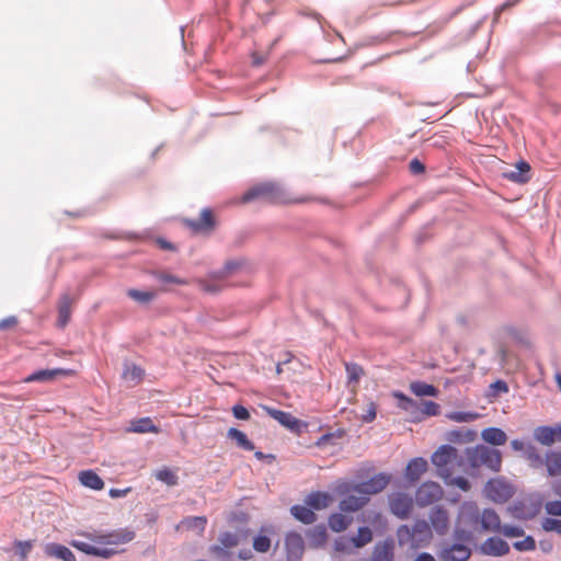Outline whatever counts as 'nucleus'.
Here are the masks:
<instances>
[{
    "mask_svg": "<svg viewBox=\"0 0 561 561\" xmlns=\"http://www.w3.org/2000/svg\"><path fill=\"white\" fill-rule=\"evenodd\" d=\"M18 318L15 316H10L0 321V331L13 329L18 325Z\"/></svg>",
    "mask_w": 561,
    "mask_h": 561,
    "instance_id": "052dcab7",
    "label": "nucleus"
},
{
    "mask_svg": "<svg viewBox=\"0 0 561 561\" xmlns=\"http://www.w3.org/2000/svg\"><path fill=\"white\" fill-rule=\"evenodd\" d=\"M427 461L424 458H414L409 461L405 469V477L411 482H416L420 480L421 476L427 470Z\"/></svg>",
    "mask_w": 561,
    "mask_h": 561,
    "instance_id": "a211bd4d",
    "label": "nucleus"
},
{
    "mask_svg": "<svg viewBox=\"0 0 561 561\" xmlns=\"http://www.w3.org/2000/svg\"><path fill=\"white\" fill-rule=\"evenodd\" d=\"M491 388H493L497 392H503V393L508 391V386L503 380H496L495 382H493L491 385Z\"/></svg>",
    "mask_w": 561,
    "mask_h": 561,
    "instance_id": "774afa93",
    "label": "nucleus"
},
{
    "mask_svg": "<svg viewBox=\"0 0 561 561\" xmlns=\"http://www.w3.org/2000/svg\"><path fill=\"white\" fill-rule=\"evenodd\" d=\"M239 263L238 262H234V261H229L225 264V268L218 273L217 277L218 278H225L226 276H228L230 273H232L236 268L239 267Z\"/></svg>",
    "mask_w": 561,
    "mask_h": 561,
    "instance_id": "680f3d73",
    "label": "nucleus"
},
{
    "mask_svg": "<svg viewBox=\"0 0 561 561\" xmlns=\"http://www.w3.org/2000/svg\"><path fill=\"white\" fill-rule=\"evenodd\" d=\"M393 560V542L383 541L375 547L371 561H392Z\"/></svg>",
    "mask_w": 561,
    "mask_h": 561,
    "instance_id": "cd10ccee",
    "label": "nucleus"
},
{
    "mask_svg": "<svg viewBox=\"0 0 561 561\" xmlns=\"http://www.w3.org/2000/svg\"><path fill=\"white\" fill-rule=\"evenodd\" d=\"M368 496L360 493V495H348L340 502V508L343 512H356L360 510L367 502Z\"/></svg>",
    "mask_w": 561,
    "mask_h": 561,
    "instance_id": "b1692460",
    "label": "nucleus"
},
{
    "mask_svg": "<svg viewBox=\"0 0 561 561\" xmlns=\"http://www.w3.org/2000/svg\"><path fill=\"white\" fill-rule=\"evenodd\" d=\"M556 430L551 426H538L534 431V437L537 442L545 446H551L557 442Z\"/></svg>",
    "mask_w": 561,
    "mask_h": 561,
    "instance_id": "bb28decb",
    "label": "nucleus"
},
{
    "mask_svg": "<svg viewBox=\"0 0 561 561\" xmlns=\"http://www.w3.org/2000/svg\"><path fill=\"white\" fill-rule=\"evenodd\" d=\"M411 391L417 397H435L438 390L433 386L422 381L411 383Z\"/></svg>",
    "mask_w": 561,
    "mask_h": 561,
    "instance_id": "c9c22d12",
    "label": "nucleus"
},
{
    "mask_svg": "<svg viewBox=\"0 0 561 561\" xmlns=\"http://www.w3.org/2000/svg\"><path fill=\"white\" fill-rule=\"evenodd\" d=\"M482 439L493 446H502L507 442V435L499 427H488L481 432Z\"/></svg>",
    "mask_w": 561,
    "mask_h": 561,
    "instance_id": "4be33fe9",
    "label": "nucleus"
},
{
    "mask_svg": "<svg viewBox=\"0 0 561 561\" xmlns=\"http://www.w3.org/2000/svg\"><path fill=\"white\" fill-rule=\"evenodd\" d=\"M183 224L194 233H208L215 228V218L209 208H204L199 219H183Z\"/></svg>",
    "mask_w": 561,
    "mask_h": 561,
    "instance_id": "6e6552de",
    "label": "nucleus"
},
{
    "mask_svg": "<svg viewBox=\"0 0 561 561\" xmlns=\"http://www.w3.org/2000/svg\"><path fill=\"white\" fill-rule=\"evenodd\" d=\"M440 411L439 404H437L434 401H422L421 402V409H420V415H416L412 419V422H421L426 416H435L438 415Z\"/></svg>",
    "mask_w": 561,
    "mask_h": 561,
    "instance_id": "2f4dec72",
    "label": "nucleus"
},
{
    "mask_svg": "<svg viewBox=\"0 0 561 561\" xmlns=\"http://www.w3.org/2000/svg\"><path fill=\"white\" fill-rule=\"evenodd\" d=\"M89 537L96 543L118 546L131 541L135 538V534L128 529H116L106 534H99Z\"/></svg>",
    "mask_w": 561,
    "mask_h": 561,
    "instance_id": "0eeeda50",
    "label": "nucleus"
},
{
    "mask_svg": "<svg viewBox=\"0 0 561 561\" xmlns=\"http://www.w3.org/2000/svg\"><path fill=\"white\" fill-rule=\"evenodd\" d=\"M444 481L446 484L451 485V486H457L460 490L466 491V492L469 491L471 488L470 482L463 477H454V474H453L448 480H444Z\"/></svg>",
    "mask_w": 561,
    "mask_h": 561,
    "instance_id": "603ef678",
    "label": "nucleus"
},
{
    "mask_svg": "<svg viewBox=\"0 0 561 561\" xmlns=\"http://www.w3.org/2000/svg\"><path fill=\"white\" fill-rule=\"evenodd\" d=\"M196 283L203 291L208 294H216L220 291L222 288V286H220L219 284H213L205 279H197Z\"/></svg>",
    "mask_w": 561,
    "mask_h": 561,
    "instance_id": "6e6d98bb",
    "label": "nucleus"
},
{
    "mask_svg": "<svg viewBox=\"0 0 561 561\" xmlns=\"http://www.w3.org/2000/svg\"><path fill=\"white\" fill-rule=\"evenodd\" d=\"M267 414L276 420L283 426L289 430H296L299 426V420L293 416L289 412L276 410L273 408H264Z\"/></svg>",
    "mask_w": 561,
    "mask_h": 561,
    "instance_id": "f3484780",
    "label": "nucleus"
},
{
    "mask_svg": "<svg viewBox=\"0 0 561 561\" xmlns=\"http://www.w3.org/2000/svg\"><path fill=\"white\" fill-rule=\"evenodd\" d=\"M393 396L400 400L399 407L411 414V420L414 416L420 415L421 403L407 397L402 392H394Z\"/></svg>",
    "mask_w": 561,
    "mask_h": 561,
    "instance_id": "c756f323",
    "label": "nucleus"
},
{
    "mask_svg": "<svg viewBox=\"0 0 561 561\" xmlns=\"http://www.w3.org/2000/svg\"><path fill=\"white\" fill-rule=\"evenodd\" d=\"M525 458L529 462V466L538 469L545 465V457H542L535 446L528 445L525 450Z\"/></svg>",
    "mask_w": 561,
    "mask_h": 561,
    "instance_id": "58836bf2",
    "label": "nucleus"
},
{
    "mask_svg": "<svg viewBox=\"0 0 561 561\" xmlns=\"http://www.w3.org/2000/svg\"><path fill=\"white\" fill-rule=\"evenodd\" d=\"M253 548L257 552L265 553L271 548V539L267 536H256L253 540Z\"/></svg>",
    "mask_w": 561,
    "mask_h": 561,
    "instance_id": "8fccbe9b",
    "label": "nucleus"
},
{
    "mask_svg": "<svg viewBox=\"0 0 561 561\" xmlns=\"http://www.w3.org/2000/svg\"><path fill=\"white\" fill-rule=\"evenodd\" d=\"M485 495L494 502L504 503L513 495L512 486L503 480H490L484 486Z\"/></svg>",
    "mask_w": 561,
    "mask_h": 561,
    "instance_id": "423d86ee",
    "label": "nucleus"
},
{
    "mask_svg": "<svg viewBox=\"0 0 561 561\" xmlns=\"http://www.w3.org/2000/svg\"><path fill=\"white\" fill-rule=\"evenodd\" d=\"M471 550L462 543H454L442 549L439 558L443 561H467Z\"/></svg>",
    "mask_w": 561,
    "mask_h": 561,
    "instance_id": "ddd939ff",
    "label": "nucleus"
},
{
    "mask_svg": "<svg viewBox=\"0 0 561 561\" xmlns=\"http://www.w3.org/2000/svg\"><path fill=\"white\" fill-rule=\"evenodd\" d=\"M333 502V497L327 492H311L305 503L313 510L327 508Z\"/></svg>",
    "mask_w": 561,
    "mask_h": 561,
    "instance_id": "412c9836",
    "label": "nucleus"
},
{
    "mask_svg": "<svg viewBox=\"0 0 561 561\" xmlns=\"http://www.w3.org/2000/svg\"><path fill=\"white\" fill-rule=\"evenodd\" d=\"M232 414L238 420L247 421L250 419V413H249L248 409L244 408L243 405H239V404L234 405L232 408Z\"/></svg>",
    "mask_w": 561,
    "mask_h": 561,
    "instance_id": "bf43d9fd",
    "label": "nucleus"
},
{
    "mask_svg": "<svg viewBox=\"0 0 561 561\" xmlns=\"http://www.w3.org/2000/svg\"><path fill=\"white\" fill-rule=\"evenodd\" d=\"M79 481L82 485L100 491L104 488L103 480L93 470H83L79 473Z\"/></svg>",
    "mask_w": 561,
    "mask_h": 561,
    "instance_id": "393cba45",
    "label": "nucleus"
},
{
    "mask_svg": "<svg viewBox=\"0 0 561 561\" xmlns=\"http://www.w3.org/2000/svg\"><path fill=\"white\" fill-rule=\"evenodd\" d=\"M481 550L485 554L501 557L510 552V546L502 538L492 537L482 543Z\"/></svg>",
    "mask_w": 561,
    "mask_h": 561,
    "instance_id": "4468645a",
    "label": "nucleus"
},
{
    "mask_svg": "<svg viewBox=\"0 0 561 561\" xmlns=\"http://www.w3.org/2000/svg\"><path fill=\"white\" fill-rule=\"evenodd\" d=\"M443 495L444 491L437 482L426 481L416 490L415 501L420 506H427L439 501Z\"/></svg>",
    "mask_w": 561,
    "mask_h": 561,
    "instance_id": "39448f33",
    "label": "nucleus"
},
{
    "mask_svg": "<svg viewBox=\"0 0 561 561\" xmlns=\"http://www.w3.org/2000/svg\"><path fill=\"white\" fill-rule=\"evenodd\" d=\"M117 552L118 551L116 549H113V548L96 547L94 556L95 557H101V558H104V559H108V558L113 557L114 554H116Z\"/></svg>",
    "mask_w": 561,
    "mask_h": 561,
    "instance_id": "e2e57ef3",
    "label": "nucleus"
},
{
    "mask_svg": "<svg viewBox=\"0 0 561 561\" xmlns=\"http://www.w3.org/2000/svg\"><path fill=\"white\" fill-rule=\"evenodd\" d=\"M128 431L133 433H159V428L153 424L150 417L130 421Z\"/></svg>",
    "mask_w": 561,
    "mask_h": 561,
    "instance_id": "a878e982",
    "label": "nucleus"
},
{
    "mask_svg": "<svg viewBox=\"0 0 561 561\" xmlns=\"http://www.w3.org/2000/svg\"><path fill=\"white\" fill-rule=\"evenodd\" d=\"M373 540V531L368 527H359L357 535L352 537L355 548H363Z\"/></svg>",
    "mask_w": 561,
    "mask_h": 561,
    "instance_id": "ea45409f",
    "label": "nucleus"
},
{
    "mask_svg": "<svg viewBox=\"0 0 561 561\" xmlns=\"http://www.w3.org/2000/svg\"><path fill=\"white\" fill-rule=\"evenodd\" d=\"M228 437L236 440L237 445L244 450H253L254 449L253 443L248 439L247 435L243 432H241L237 428H233V427L230 428L228 431Z\"/></svg>",
    "mask_w": 561,
    "mask_h": 561,
    "instance_id": "f704fd0d",
    "label": "nucleus"
},
{
    "mask_svg": "<svg viewBox=\"0 0 561 561\" xmlns=\"http://www.w3.org/2000/svg\"><path fill=\"white\" fill-rule=\"evenodd\" d=\"M285 547L289 558H300L304 552V539L297 533H290L285 538Z\"/></svg>",
    "mask_w": 561,
    "mask_h": 561,
    "instance_id": "6ab92c4d",
    "label": "nucleus"
},
{
    "mask_svg": "<svg viewBox=\"0 0 561 561\" xmlns=\"http://www.w3.org/2000/svg\"><path fill=\"white\" fill-rule=\"evenodd\" d=\"M72 374L71 369L65 368H54V369H43L35 371L24 378V382H47L56 379L57 377H67Z\"/></svg>",
    "mask_w": 561,
    "mask_h": 561,
    "instance_id": "f8f14e48",
    "label": "nucleus"
},
{
    "mask_svg": "<svg viewBox=\"0 0 561 561\" xmlns=\"http://www.w3.org/2000/svg\"><path fill=\"white\" fill-rule=\"evenodd\" d=\"M545 466L550 477H561V450H550L545 456Z\"/></svg>",
    "mask_w": 561,
    "mask_h": 561,
    "instance_id": "5701e85b",
    "label": "nucleus"
},
{
    "mask_svg": "<svg viewBox=\"0 0 561 561\" xmlns=\"http://www.w3.org/2000/svg\"><path fill=\"white\" fill-rule=\"evenodd\" d=\"M156 478L168 485L178 484V476L170 469H162L156 473Z\"/></svg>",
    "mask_w": 561,
    "mask_h": 561,
    "instance_id": "de8ad7c7",
    "label": "nucleus"
},
{
    "mask_svg": "<svg viewBox=\"0 0 561 561\" xmlns=\"http://www.w3.org/2000/svg\"><path fill=\"white\" fill-rule=\"evenodd\" d=\"M430 526L437 535L444 536L448 533L450 527L449 514L443 506H435L432 508L430 513Z\"/></svg>",
    "mask_w": 561,
    "mask_h": 561,
    "instance_id": "9d476101",
    "label": "nucleus"
},
{
    "mask_svg": "<svg viewBox=\"0 0 561 561\" xmlns=\"http://www.w3.org/2000/svg\"><path fill=\"white\" fill-rule=\"evenodd\" d=\"M530 165L528 162L522 160L515 165V170L504 172V178L518 184L527 183L530 180Z\"/></svg>",
    "mask_w": 561,
    "mask_h": 561,
    "instance_id": "2eb2a0df",
    "label": "nucleus"
},
{
    "mask_svg": "<svg viewBox=\"0 0 561 561\" xmlns=\"http://www.w3.org/2000/svg\"><path fill=\"white\" fill-rule=\"evenodd\" d=\"M409 168L413 174H421L425 171L424 164L417 159H413L410 162Z\"/></svg>",
    "mask_w": 561,
    "mask_h": 561,
    "instance_id": "0e129e2a",
    "label": "nucleus"
},
{
    "mask_svg": "<svg viewBox=\"0 0 561 561\" xmlns=\"http://www.w3.org/2000/svg\"><path fill=\"white\" fill-rule=\"evenodd\" d=\"M481 525L483 529L491 531H500L501 520L493 510H484L481 515Z\"/></svg>",
    "mask_w": 561,
    "mask_h": 561,
    "instance_id": "c85d7f7f",
    "label": "nucleus"
},
{
    "mask_svg": "<svg viewBox=\"0 0 561 561\" xmlns=\"http://www.w3.org/2000/svg\"><path fill=\"white\" fill-rule=\"evenodd\" d=\"M519 2H520V0H507V1H505L503 4H501V5L496 9V11H495V19H497V18H499V15H500L503 11H505V10H507V9H510V8L515 7V5H516L517 3H519Z\"/></svg>",
    "mask_w": 561,
    "mask_h": 561,
    "instance_id": "338daca9",
    "label": "nucleus"
},
{
    "mask_svg": "<svg viewBox=\"0 0 561 561\" xmlns=\"http://www.w3.org/2000/svg\"><path fill=\"white\" fill-rule=\"evenodd\" d=\"M220 541L225 547H233L238 543L237 537L229 533L224 534Z\"/></svg>",
    "mask_w": 561,
    "mask_h": 561,
    "instance_id": "69168bd1",
    "label": "nucleus"
},
{
    "mask_svg": "<svg viewBox=\"0 0 561 561\" xmlns=\"http://www.w3.org/2000/svg\"><path fill=\"white\" fill-rule=\"evenodd\" d=\"M252 201H263L270 204H298L308 199L295 198L277 183L266 182L252 186L241 197L242 203Z\"/></svg>",
    "mask_w": 561,
    "mask_h": 561,
    "instance_id": "f257e3e1",
    "label": "nucleus"
},
{
    "mask_svg": "<svg viewBox=\"0 0 561 561\" xmlns=\"http://www.w3.org/2000/svg\"><path fill=\"white\" fill-rule=\"evenodd\" d=\"M351 522L352 519L343 514L334 513L329 517V527L335 533H341L350 526Z\"/></svg>",
    "mask_w": 561,
    "mask_h": 561,
    "instance_id": "72a5a7b5",
    "label": "nucleus"
},
{
    "mask_svg": "<svg viewBox=\"0 0 561 561\" xmlns=\"http://www.w3.org/2000/svg\"><path fill=\"white\" fill-rule=\"evenodd\" d=\"M466 456L472 469L486 467L493 472H499L502 468V453L499 449L485 445H477L467 448Z\"/></svg>",
    "mask_w": 561,
    "mask_h": 561,
    "instance_id": "f03ea898",
    "label": "nucleus"
},
{
    "mask_svg": "<svg viewBox=\"0 0 561 561\" xmlns=\"http://www.w3.org/2000/svg\"><path fill=\"white\" fill-rule=\"evenodd\" d=\"M207 524V518L205 516H190L184 518L181 522V525L187 529H197L198 531H204Z\"/></svg>",
    "mask_w": 561,
    "mask_h": 561,
    "instance_id": "79ce46f5",
    "label": "nucleus"
},
{
    "mask_svg": "<svg viewBox=\"0 0 561 561\" xmlns=\"http://www.w3.org/2000/svg\"><path fill=\"white\" fill-rule=\"evenodd\" d=\"M291 514L304 524H312L316 520V514L311 510V507L302 506V505H294L290 508Z\"/></svg>",
    "mask_w": 561,
    "mask_h": 561,
    "instance_id": "473e14b6",
    "label": "nucleus"
},
{
    "mask_svg": "<svg viewBox=\"0 0 561 561\" xmlns=\"http://www.w3.org/2000/svg\"><path fill=\"white\" fill-rule=\"evenodd\" d=\"M71 545H72V547H75L79 551L84 552L85 554L94 556V553H95V548L96 547L91 545V543H88V542H84V541H79V540H73L71 542Z\"/></svg>",
    "mask_w": 561,
    "mask_h": 561,
    "instance_id": "4d7b16f0",
    "label": "nucleus"
},
{
    "mask_svg": "<svg viewBox=\"0 0 561 561\" xmlns=\"http://www.w3.org/2000/svg\"><path fill=\"white\" fill-rule=\"evenodd\" d=\"M345 370L347 374L348 383H358L359 379L364 376V369L356 363H345Z\"/></svg>",
    "mask_w": 561,
    "mask_h": 561,
    "instance_id": "a19ab883",
    "label": "nucleus"
},
{
    "mask_svg": "<svg viewBox=\"0 0 561 561\" xmlns=\"http://www.w3.org/2000/svg\"><path fill=\"white\" fill-rule=\"evenodd\" d=\"M474 432L472 431H457V430H454V431H450L447 433V440L449 442H471L474 439Z\"/></svg>",
    "mask_w": 561,
    "mask_h": 561,
    "instance_id": "37998d69",
    "label": "nucleus"
},
{
    "mask_svg": "<svg viewBox=\"0 0 561 561\" xmlns=\"http://www.w3.org/2000/svg\"><path fill=\"white\" fill-rule=\"evenodd\" d=\"M541 528L545 531H554L561 535V520L552 517H546L541 522Z\"/></svg>",
    "mask_w": 561,
    "mask_h": 561,
    "instance_id": "09e8293b",
    "label": "nucleus"
},
{
    "mask_svg": "<svg viewBox=\"0 0 561 561\" xmlns=\"http://www.w3.org/2000/svg\"><path fill=\"white\" fill-rule=\"evenodd\" d=\"M397 535L401 546L410 543L414 549L428 545L433 537L432 527L424 519L416 520L412 527L400 526Z\"/></svg>",
    "mask_w": 561,
    "mask_h": 561,
    "instance_id": "7ed1b4c3",
    "label": "nucleus"
},
{
    "mask_svg": "<svg viewBox=\"0 0 561 561\" xmlns=\"http://www.w3.org/2000/svg\"><path fill=\"white\" fill-rule=\"evenodd\" d=\"M127 296L139 302V304H149L151 300L154 299L156 297V291L153 290H138V289H135V288H130L127 290Z\"/></svg>",
    "mask_w": 561,
    "mask_h": 561,
    "instance_id": "4c0bfd02",
    "label": "nucleus"
},
{
    "mask_svg": "<svg viewBox=\"0 0 561 561\" xmlns=\"http://www.w3.org/2000/svg\"><path fill=\"white\" fill-rule=\"evenodd\" d=\"M75 302V299L71 298L68 294H64L58 301V320L57 324L59 328H65L71 317V308Z\"/></svg>",
    "mask_w": 561,
    "mask_h": 561,
    "instance_id": "dca6fc26",
    "label": "nucleus"
},
{
    "mask_svg": "<svg viewBox=\"0 0 561 561\" xmlns=\"http://www.w3.org/2000/svg\"><path fill=\"white\" fill-rule=\"evenodd\" d=\"M151 275L159 282L164 284H174V285H187L188 282L184 278H180L175 275H172L165 271H153Z\"/></svg>",
    "mask_w": 561,
    "mask_h": 561,
    "instance_id": "e433bc0d",
    "label": "nucleus"
},
{
    "mask_svg": "<svg viewBox=\"0 0 561 561\" xmlns=\"http://www.w3.org/2000/svg\"><path fill=\"white\" fill-rule=\"evenodd\" d=\"M545 511L550 516L561 517V501L554 500L546 502Z\"/></svg>",
    "mask_w": 561,
    "mask_h": 561,
    "instance_id": "864d4df0",
    "label": "nucleus"
},
{
    "mask_svg": "<svg viewBox=\"0 0 561 561\" xmlns=\"http://www.w3.org/2000/svg\"><path fill=\"white\" fill-rule=\"evenodd\" d=\"M377 407L374 402H369L365 413L362 415V420L366 423L373 422L376 419Z\"/></svg>",
    "mask_w": 561,
    "mask_h": 561,
    "instance_id": "13d9d810",
    "label": "nucleus"
},
{
    "mask_svg": "<svg viewBox=\"0 0 561 561\" xmlns=\"http://www.w3.org/2000/svg\"><path fill=\"white\" fill-rule=\"evenodd\" d=\"M47 557L60 559L62 561H77L73 552L66 546L59 543H48L45 547Z\"/></svg>",
    "mask_w": 561,
    "mask_h": 561,
    "instance_id": "aec40b11",
    "label": "nucleus"
},
{
    "mask_svg": "<svg viewBox=\"0 0 561 561\" xmlns=\"http://www.w3.org/2000/svg\"><path fill=\"white\" fill-rule=\"evenodd\" d=\"M334 549L337 552L350 554L356 548L354 547V542L352 541V538L340 537L334 542Z\"/></svg>",
    "mask_w": 561,
    "mask_h": 561,
    "instance_id": "a18cd8bd",
    "label": "nucleus"
},
{
    "mask_svg": "<svg viewBox=\"0 0 561 561\" xmlns=\"http://www.w3.org/2000/svg\"><path fill=\"white\" fill-rule=\"evenodd\" d=\"M123 379L130 382L131 385H138L142 381L145 377V370L137 365H126L123 375Z\"/></svg>",
    "mask_w": 561,
    "mask_h": 561,
    "instance_id": "7c9ffc66",
    "label": "nucleus"
},
{
    "mask_svg": "<svg viewBox=\"0 0 561 561\" xmlns=\"http://www.w3.org/2000/svg\"><path fill=\"white\" fill-rule=\"evenodd\" d=\"M311 545L313 547L322 546L327 540V530L323 526H317L311 533Z\"/></svg>",
    "mask_w": 561,
    "mask_h": 561,
    "instance_id": "49530a36",
    "label": "nucleus"
},
{
    "mask_svg": "<svg viewBox=\"0 0 561 561\" xmlns=\"http://www.w3.org/2000/svg\"><path fill=\"white\" fill-rule=\"evenodd\" d=\"M390 482V477L385 473H379L374 476L368 481L360 483L356 491L365 494L366 496L370 494H376L381 492Z\"/></svg>",
    "mask_w": 561,
    "mask_h": 561,
    "instance_id": "9b49d317",
    "label": "nucleus"
},
{
    "mask_svg": "<svg viewBox=\"0 0 561 561\" xmlns=\"http://www.w3.org/2000/svg\"><path fill=\"white\" fill-rule=\"evenodd\" d=\"M432 463L436 467L437 474L443 480H448L455 473V467L462 466L463 459L458 450L450 445L440 446L432 455Z\"/></svg>",
    "mask_w": 561,
    "mask_h": 561,
    "instance_id": "20e7f679",
    "label": "nucleus"
},
{
    "mask_svg": "<svg viewBox=\"0 0 561 561\" xmlns=\"http://www.w3.org/2000/svg\"><path fill=\"white\" fill-rule=\"evenodd\" d=\"M391 513L401 519L408 518L413 510V500L408 494L396 493L389 499Z\"/></svg>",
    "mask_w": 561,
    "mask_h": 561,
    "instance_id": "1a4fd4ad",
    "label": "nucleus"
},
{
    "mask_svg": "<svg viewBox=\"0 0 561 561\" xmlns=\"http://www.w3.org/2000/svg\"><path fill=\"white\" fill-rule=\"evenodd\" d=\"M446 417L458 423L462 422H472L479 417V414L476 412H449L446 414Z\"/></svg>",
    "mask_w": 561,
    "mask_h": 561,
    "instance_id": "c03bdc74",
    "label": "nucleus"
},
{
    "mask_svg": "<svg viewBox=\"0 0 561 561\" xmlns=\"http://www.w3.org/2000/svg\"><path fill=\"white\" fill-rule=\"evenodd\" d=\"M513 547L518 551H533L536 548V541L531 536H527L523 540L515 541Z\"/></svg>",
    "mask_w": 561,
    "mask_h": 561,
    "instance_id": "3c124183",
    "label": "nucleus"
},
{
    "mask_svg": "<svg viewBox=\"0 0 561 561\" xmlns=\"http://www.w3.org/2000/svg\"><path fill=\"white\" fill-rule=\"evenodd\" d=\"M500 533L506 537H520L524 535V529L518 526L504 525L501 527Z\"/></svg>",
    "mask_w": 561,
    "mask_h": 561,
    "instance_id": "5fc2aeb1",
    "label": "nucleus"
}]
</instances>
